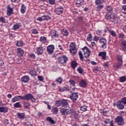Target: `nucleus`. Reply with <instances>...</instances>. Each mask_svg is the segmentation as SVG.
<instances>
[{"label":"nucleus","instance_id":"8fccbe9b","mask_svg":"<svg viewBox=\"0 0 126 126\" xmlns=\"http://www.w3.org/2000/svg\"><path fill=\"white\" fill-rule=\"evenodd\" d=\"M55 81L56 82H59V83H62L63 82V79L61 77H59L56 79Z\"/></svg>","mask_w":126,"mask_h":126},{"label":"nucleus","instance_id":"338daca9","mask_svg":"<svg viewBox=\"0 0 126 126\" xmlns=\"http://www.w3.org/2000/svg\"><path fill=\"white\" fill-rule=\"evenodd\" d=\"M49 2L50 4H55L56 3L55 0H49Z\"/></svg>","mask_w":126,"mask_h":126},{"label":"nucleus","instance_id":"37998d69","mask_svg":"<svg viewBox=\"0 0 126 126\" xmlns=\"http://www.w3.org/2000/svg\"><path fill=\"white\" fill-rule=\"evenodd\" d=\"M92 34L91 33H90L87 38V41H89V42H90L92 40Z\"/></svg>","mask_w":126,"mask_h":126},{"label":"nucleus","instance_id":"423d86ee","mask_svg":"<svg viewBox=\"0 0 126 126\" xmlns=\"http://www.w3.org/2000/svg\"><path fill=\"white\" fill-rule=\"evenodd\" d=\"M95 3L96 5H97L96 7L97 9H102L104 7V5H102L104 3L103 0H95Z\"/></svg>","mask_w":126,"mask_h":126},{"label":"nucleus","instance_id":"bf43d9fd","mask_svg":"<svg viewBox=\"0 0 126 126\" xmlns=\"http://www.w3.org/2000/svg\"><path fill=\"white\" fill-rule=\"evenodd\" d=\"M0 21L2 23H5V19L3 17H0Z\"/></svg>","mask_w":126,"mask_h":126},{"label":"nucleus","instance_id":"f03ea898","mask_svg":"<svg viewBox=\"0 0 126 126\" xmlns=\"http://www.w3.org/2000/svg\"><path fill=\"white\" fill-rule=\"evenodd\" d=\"M59 63L60 64H64L66 63L68 59L65 55L59 56L57 58Z\"/></svg>","mask_w":126,"mask_h":126},{"label":"nucleus","instance_id":"20e7f679","mask_svg":"<svg viewBox=\"0 0 126 126\" xmlns=\"http://www.w3.org/2000/svg\"><path fill=\"white\" fill-rule=\"evenodd\" d=\"M113 106L116 107L118 110H124L125 105L121 100H118L116 102L113 103Z\"/></svg>","mask_w":126,"mask_h":126},{"label":"nucleus","instance_id":"4c0bfd02","mask_svg":"<svg viewBox=\"0 0 126 126\" xmlns=\"http://www.w3.org/2000/svg\"><path fill=\"white\" fill-rule=\"evenodd\" d=\"M120 82H126V77L125 76H122L119 78Z\"/></svg>","mask_w":126,"mask_h":126},{"label":"nucleus","instance_id":"72a5a7b5","mask_svg":"<svg viewBox=\"0 0 126 126\" xmlns=\"http://www.w3.org/2000/svg\"><path fill=\"white\" fill-rule=\"evenodd\" d=\"M106 9L107 12H113V8L110 5L106 6Z\"/></svg>","mask_w":126,"mask_h":126},{"label":"nucleus","instance_id":"4d7b16f0","mask_svg":"<svg viewBox=\"0 0 126 126\" xmlns=\"http://www.w3.org/2000/svg\"><path fill=\"white\" fill-rule=\"evenodd\" d=\"M63 88L64 91H66L67 92L70 91L69 88H68V87H67V86H65Z\"/></svg>","mask_w":126,"mask_h":126},{"label":"nucleus","instance_id":"c85d7f7f","mask_svg":"<svg viewBox=\"0 0 126 126\" xmlns=\"http://www.w3.org/2000/svg\"><path fill=\"white\" fill-rule=\"evenodd\" d=\"M23 41L22 40H19V41H17L16 46H17V47H23Z\"/></svg>","mask_w":126,"mask_h":126},{"label":"nucleus","instance_id":"a211bd4d","mask_svg":"<svg viewBox=\"0 0 126 126\" xmlns=\"http://www.w3.org/2000/svg\"><path fill=\"white\" fill-rule=\"evenodd\" d=\"M18 57H22L24 55V50L21 48H18L17 49Z\"/></svg>","mask_w":126,"mask_h":126},{"label":"nucleus","instance_id":"393cba45","mask_svg":"<svg viewBox=\"0 0 126 126\" xmlns=\"http://www.w3.org/2000/svg\"><path fill=\"white\" fill-rule=\"evenodd\" d=\"M23 105L25 109H29L30 108V106H31V104H30V102L28 101L24 102Z\"/></svg>","mask_w":126,"mask_h":126},{"label":"nucleus","instance_id":"412c9836","mask_svg":"<svg viewBox=\"0 0 126 126\" xmlns=\"http://www.w3.org/2000/svg\"><path fill=\"white\" fill-rule=\"evenodd\" d=\"M121 47L122 51L126 52V40H123L121 42Z\"/></svg>","mask_w":126,"mask_h":126},{"label":"nucleus","instance_id":"0e129e2a","mask_svg":"<svg viewBox=\"0 0 126 126\" xmlns=\"http://www.w3.org/2000/svg\"><path fill=\"white\" fill-rule=\"evenodd\" d=\"M16 63H22V60L21 59H18L16 60Z\"/></svg>","mask_w":126,"mask_h":126},{"label":"nucleus","instance_id":"13d9d810","mask_svg":"<svg viewBox=\"0 0 126 126\" xmlns=\"http://www.w3.org/2000/svg\"><path fill=\"white\" fill-rule=\"evenodd\" d=\"M4 125L5 126H7V125H9V121L7 119H5L4 120Z\"/></svg>","mask_w":126,"mask_h":126},{"label":"nucleus","instance_id":"7ed1b4c3","mask_svg":"<svg viewBox=\"0 0 126 126\" xmlns=\"http://www.w3.org/2000/svg\"><path fill=\"white\" fill-rule=\"evenodd\" d=\"M23 100H26V101H29L31 100L32 102H36V98H34L32 94H27L23 96Z\"/></svg>","mask_w":126,"mask_h":126},{"label":"nucleus","instance_id":"aec40b11","mask_svg":"<svg viewBox=\"0 0 126 126\" xmlns=\"http://www.w3.org/2000/svg\"><path fill=\"white\" fill-rule=\"evenodd\" d=\"M21 24L20 23H17L15 25H13L12 28V30H14V31H16L17 29H19L20 27H21Z\"/></svg>","mask_w":126,"mask_h":126},{"label":"nucleus","instance_id":"5fc2aeb1","mask_svg":"<svg viewBox=\"0 0 126 126\" xmlns=\"http://www.w3.org/2000/svg\"><path fill=\"white\" fill-rule=\"evenodd\" d=\"M100 113L104 116H106V115H107V114H108V111L107 110H101L100 111Z\"/></svg>","mask_w":126,"mask_h":126},{"label":"nucleus","instance_id":"680f3d73","mask_svg":"<svg viewBox=\"0 0 126 126\" xmlns=\"http://www.w3.org/2000/svg\"><path fill=\"white\" fill-rule=\"evenodd\" d=\"M117 60L118 61H119L118 62L123 63V59L122 58V56H118L117 58Z\"/></svg>","mask_w":126,"mask_h":126},{"label":"nucleus","instance_id":"0eeeda50","mask_svg":"<svg viewBox=\"0 0 126 126\" xmlns=\"http://www.w3.org/2000/svg\"><path fill=\"white\" fill-rule=\"evenodd\" d=\"M99 44L102 49H106L107 48V40L102 38L99 40Z\"/></svg>","mask_w":126,"mask_h":126},{"label":"nucleus","instance_id":"58836bf2","mask_svg":"<svg viewBox=\"0 0 126 126\" xmlns=\"http://www.w3.org/2000/svg\"><path fill=\"white\" fill-rule=\"evenodd\" d=\"M80 110L83 112H86V111H87V106H86V105H83L81 106Z\"/></svg>","mask_w":126,"mask_h":126},{"label":"nucleus","instance_id":"49530a36","mask_svg":"<svg viewBox=\"0 0 126 126\" xmlns=\"http://www.w3.org/2000/svg\"><path fill=\"white\" fill-rule=\"evenodd\" d=\"M109 33L111 35V36H113V37H116L117 36V34H116V32L114 31H109Z\"/></svg>","mask_w":126,"mask_h":126},{"label":"nucleus","instance_id":"c03bdc74","mask_svg":"<svg viewBox=\"0 0 126 126\" xmlns=\"http://www.w3.org/2000/svg\"><path fill=\"white\" fill-rule=\"evenodd\" d=\"M79 56L81 61H82V62H83L84 61L83 60V54H82V52L81 51L79 52Z\"/></svg>","mask_w":126,"mask_h":126},{"label":"nucleus","instance_id":"c9c22d12","mask_svg":"<svg viewBox=\"0 0 126 126\" xmlns=\"http://www.w3.org/2000/svg\"><path fill=\"white\" fill-rule=\"evenodd\" d=\"M30 74H31L32 76H36V75H37V72L34 70H32L30 71Z\"/></svg>","mask_w":126,"mask_h":126},{"label":"nucleus","instance_id":"774afa93","mask_svg":"<svg viewBox=\"0 0 126 126\" xmlns=\"http://www.w3.org/2000/svg\"><path fill=\"white\" fill-rule=\"evenodd\" d=\"M104 123H105V124H110V119H106L104 121Z\"/></svg>","mask_w":126,"mask_h":126},{"label":"nucleus","instance_id":"dca6fc26","mask_svg":"<svg viewBox=\"0 0 126 126\" xmlns=\"http://www.w3.org/2000/svg\"><path fill=\"white\" fill-rule=\"evenodd\" d=\"M17 116L18 117V119H19V120H24V119L26 118L25 116V114L24 113L18 112L17 113Z\"/></svg>","mask_w":126,"mask_h":126},{"label":"nucleus","instance_id":"09e8293b","mask_svg":"<svg viewBox=\"0 0 126 126\" xmlns=\"http://www.w3.org/2000/svg\"><path fill=\"white\" fill-rule=\"evenodd\" d=\"M69 83L72 86H75V81H74L73 80H70L69 81Z\"/></svg>","mask_w":126,"mask_h":126},{"label":"nucleus","instance_id":"e2e57ef3","mask_svg":"<svg viewBox=\"0 0 126 126\" xmlns=\"http://www.w3.org/2000/svg\"><path fill=\"white\" fill-rule=\"evenodd\" d=\"M36 20L38 21H40V22L44 21V19H43V17H39L36 19Z\"/></svg>","mask_w":126,"mask_h":126},{"label":"nucleus","instance_id":"603ef678","mask_svg":"<svg viewBox=\"0 0 126 126\" xmlns=\"http://www.w3.org/2000/svg\"><path fill=\"white\" fill-rule=\"evenodd\" d=\"M122 65H123V62H118V64L116 65V67L117 68H120Z\"/></svg>","mask_w":126,"mask_h":126},{"label":"nucleus","instance_id":"7c9ffc66","mask_svg":"<svg viewBox=\"0 0 126 126\" xmlns=\"http://www.w3.org/2000/svg\"><path fill=\"white\" fill-rule=\"evenodd\" d=\"M46 120L47 121H48V122H50L51 125H54V124H56L55 121H54V120H53V119L51 117H47Z\"/></svg>","mask_w":126,"mask_h":126},{"label":"nucleus","instance_id":"1a4fd4ad","mask_svg":"<svg viewBox=\"0 0 126 126\" xmlns=\"http://www.w3.org/2000/svg\"><path fill=\"white\" fill-rule=\"evenodd\" d=\"M115 122L117 123L118 126H123L124 125V119L122 116H117L115 119Z\"/></svg>","mask_w":126,"mask_h":126},{"label":"nucleus","instance_id":"f8f14e48","mask_svg":"<svg viewBox=\"0 0 126 126\" xmlns=\"http://www.w3.org/2000/svg\"><path fill=\"white\" fill-rule=\"evenodd\" d=\"M6 14L7 16H10L13 14V8L10 7L9 5L7 6Z\"/></svg>","mask_w":126,"mask_h":126},{"label":"nucleus","instance_id":"473e14b6","mask_svg":"<svg viewBox=\"0 0 126 126\" xmlns=\"http://www.w3.org/2000/svg\"><path fill=\"white\" fill-rule=\"evenodd\" d=\"M40 41L41 43H46V42H47V37L45 36H41L40 37Z\"/></svg>","mask_w":126,"mask_h":126},{"label":"nucleus","instance_id":"ea45409f","mask_svg":"<svg viewBox=\"0 0 126 126\" xmlns=\"http://www.w3.org/2000/svg\"><path fill=\"white\" fill-rule=\"evenodd\" d=\"M62 33L64 36H68V32H67V31L66 30H63L62 31Z\"/></svg>","mask_w":126,"mask_h":126},{"label":"nucleus","instance_id":"ddd939ff","mask_svg":"<svg viewBox=\"0 0 126 126\" xmlns=\"http://www.w3.org/2000/svg\"><path fill=\"white\" fill-rule=\"evenodd\" d=\"M55 50V46L54 45H50L47 47V51L48 54H53Z\"/></svg>","mask_w":126,"mask_h":126},{"label":"nucleus","instance_id":"69168bd1","mask_svg":"<svg viewBox=\"0 0 126 126\" xmlns=\"http://www.w3.org/2000/svg\"><path fill=\"white\" fill-rule=\"evenodd\" d=\"M38 78L39 81H43L44 80V77H43L42 76H38Z\"/></svg>","mask_w":126,"mask_h":126},{"label":"nucleus","instance_id":"79ce46f5","mask_svg":"<svg viewBox=\"0 0 126 126\" xmlns=\"http://www.w3.org/2000/svg\"><path fill=\"white\" fill-rule=\"evenodd\" d=\"M42 18L43 20H50L51 19V17L47 15L42 16Z\"/></svg>","mask_w":126,"mask_h":126},{"label":"nucleus","instance_id":"6e6d98bb","mask_svg":"<svg viewBox=\"0 0 126 126\" xmlns=\"http://www.w3.org/2000/svg\"><path fill=\"white\" fill-rule=\"evenodd\" d=\"M32 34H38V33H39L38 32V31H37V30L35 29H33L32 30Z\"/></svg>","mask_w":126,"mask_h":126},{"label":"nucleus","instance_id":"a18cd8bd","mask_svg":"<svg viewBox=\"0 0 126 126\" xmlns=\"http://www.w3.org/2000/svg\"><path fill=\"white\" fill-rule=\"evenodd\" d=\"M52 112H53V114H57L59 112V109L57 107L54 108L52 109Z\"/></svg>","mask_w":126,"mask_h":126},{"label":"nucleus","instance_id":"b1692460","mask_svg":"<svg viewBox=\"0 0 126 126\" xmlns=\"http://www.w3.org/2000/svg\"><path fill=\"white\" fill-rule=\"evenodd\" d=\"M87 83L84 81V80H82L79 83V86L80 87H86Z\"/></svg>","mask_w":126,"mask_h":126},{"label":"nucleus","instance_id":"f3484780","mask_svg":"<svg viewBox=\"0 0 126 126\" xmlns=\"http://www.w3.org/2000/svg\"><path fill=\"white\" fill-rule=\"evenodd\" d=\"M44 52V48L42 46L37 47L36 53L37 55H43Z\"/></svg>","mask_w":126,"mask_h":126},{"label":"nucleus","instance_id":"864d4df0","mask_svg":"<svg viewBox=\"0 0 126 126\" xmlns=\"http://www.w3.org/2000/svg\"><path fill=\"white\" fill-rule=\"evenodd\" d=\"M121 101L122 103L124 104V105H126V97L122 98Z\"/></svg>","mask_w":126,"mask_h":126},{"label":"nucleus","instance_id":"4be33fe9","mask_svg":"<svg viewBox=\"0 0 126 126\" xmlns=\"http://www.w3.org/2000/svg\"><path fill=\"white\" fill-rule=\"evenodd\" d=\"M50 34L52 38H58V37H59V34L57 33V31H56V30H52Z\"/></svg>","mask_w":126,"mask_h":126},{"label":"nucleus","instance_id":"39448f33","mask_svg":"<svg viewBox=\"0 0 126 126\" xmlns=\"http://www.w3.org/2000/svg\"><path fill=\"white\" fill-rule=\"evenodd\" d=\"M82 50L84 52V58L87 59V58H89L90 57V54H91V51L89 50L88 47L85 46L83 49Z\"/></svg>","mask_w":126,"mask_h":126},{"label":"nucleus","instance_id":"2f4dec72","mask_svg":"<svg viewBox=\"0 0 126 126\" xmlns=\"http://www.w3.org/2000/svg\"><path fill=\"white\" fill-rule=\"evenodd\" d=\"M72 68H75L77 66V63L75 61H73L71 63Z\"/></svg>","mask_w":126,"mask_h":126},{"label":"nucleus","instance_id":"f704fd0d","mask_svg":"<svg viewBox=\"0 0 126 126\" xmlns=\"http://www.w3.org/2000/svg\"><path fill=\"white\" fill-rule=\"evenodd\" d=\"M110 21H112L114 24L118 23V19L116 18V15L114 14V18H112Z\"/></svg>","mask_w":126,"mask_h":126},{"label":"nucleus","instance_id":"c756f323","mask_svg":"<svg viewBox=\"0 0 126 126\" xmlns=\"http://www.w3.org/2000/svg\"><path fill=\"white\" fill-rule=\"evenodd\" d=\"M62 101V107H65V106H67V105H68V102H67V101H66V100L63 99Z\"/></svg>","mask_w":126,"mask_h":126},{"label":"nucleus","instance_id":"6ab92c4d","mask_svg":"<svg viewBox=\"0 0 126 126\" xmlns=\"http://www.w3.org/2000/svg\"><path fill=\"white\" fill-rule=\"evenodd\" d=\"M105 19L107 20H110V19H112V18H115V14H108L107 13L105 16Z\"/></svg>","mask_w":126,"mask_h":126},{"label":"nucleus","instance_id":"4468645a","mask_svg":"<svg viewBox=\"0 0 126 126\" xmlns=\"http://www.w3.org/2000/svg\"><path fill=\"white\" fill-rule=\"evenodd\" d=\"M54 12L56 13V14L60 15V14H62V13L63 12V7L56 8L55 9Z\"/></svg>","mask_w":126,"mask_h":126},{"label":"nucleus","instance_id":"cd10ccee","mask_svg":"<svg viewBox=\"0 0 126 126\" xmlns=\"http://www.w3.org/2000/svg\"><path fill=\"white\" fill-rule=\"evenodd\" d=\"M26 11V6L24 5V4H22L21 8V13L24 14Z\"/></svg>","mask_w":126,"mask_h":126},{"label":"nucleus","instance_id":"052dcab7","mask_svg":"<svg viewBox=\"0 0 126 126\" xmlns=\"http://www.w3.org/2000/svg\"><path fill=\"white\" fill-rule=\"evenodd\" d=\"M30 58H31L32 59H33L34 60V59H35V58H36V56H35V54L34 53H31L30 54Z\"/></svg>","mask_w":126,"mask_h":126},{"label":"nucleus","instance_id":"a19ab883","mask_svg":"<svg viewBox=\"0 0 126 126\" xmlns=\"http://www.w3.org/2000/svg\"><path fill=\"white\" fill-rule=\"evenodd\" d=\"M56 106H57V107H60V106H62V100L56 101Z\"/></svg>","mask_w":126,"mask_h":126},{"label":"nucleus","instance_id":"bb28decb","mask_svg":"<svg viewBox=\"0 0 126 126\" xmlns=\"http://www.w3.org/2000/svg\"><path fill=\"white\" fill-rule=\"evenodd\" d=\"M84 2V0H77L76 1V5H79V6H80V5L83 4Z\"/></svg>","mask_w":126,"mask_h":126},{"label":"nucleus","instance_id":"de8ad7c7","mask_svg":"<svg viewBox=\"0 0 126 126\" xmlns=\"http://www.w3.org/2000/svg\"><path fill=\"white\" fill-rule=\"evenodd\" d=\"M77 71L79 73L81 74L82 73H83V69L80 66L77 68Z\"/></svg>","mask_w":126,"mask_h":126},{"label":"nucleus","instance_id":"9b49d317","mask_svg":"<svg viewBox=\"0 0 126 126\" xmlns=\"http://www.w3.org/2000/svg\"><path fill=\"white\" fill-rule=\"evenodd\" d=\"M23 96L22 95H15L13 98H12V103H15V102H17V101H21L23 100Z\"/></svg>","mask_w":126,"mask_h":126},{"label":"nucleus","instance_id":"6e6552de","mask_svg":"<svg viewBox=\"0 0 126 126\" xmlns=\"http://www.w3.org/2000/svg\"><path fill=\"white\" fill-rule=\"evenodd\" d=\"M69 48H70V49H69L70 52L71 53H73V55H75V54H76V52L74 51H75L76 48V45L75 44V42L71 43L69 45Z\"/></svg>","mask_w":126,"mask_h":126},{"label":"nucleus","instance_id":"5701e85b","mask_svg":"<svg viewBox=\"0 0 126 126\" xmlns=\"http://www.w3.org/2000/svg\"><path fill=\"white\" fill-rule=\"evenodd\" d=\"M99 57H101L102 60H105L106 59V52L103 51L99 52L98 54Z\"/></svg>","mask_w":126,"mask_h":126},{"label":"nucleus","instance_id":"3c124183","mask_svg":"<svg viewBox=\"0 0 126 126\" xmlns=\"http://www.w3.org/2000/svg\"><path fill=\"white\" fill-rule=\"evenodd\" d=\"M122 11L123 13L126 14V5L122 6Z\"/></svg>","mask_w":126,"mask_h":126},{"label":"nucleus","instance_id":"f257e3e1","mask_svg":"<svg viewBox=\"0 0 126 126\" xmlns=\"http://www.w3.org/2000/svg\"><path fill=\"white\" fill-rule=\"evenodd\" d=\"M60 113L61 115H62V116H67V115H70L71 113H74V119H75V120H78V119L79 118V116L78 115V114L75 113L74 110L70 108L68 109H62L60 110Z\"/></svg>","mask_w":126,"mask_h":126},{"label":"nucleus","instance_id":"9d476101","mask_svg":"<svg viewBox=\"0 0 126 126\" xmlns=\"http://www.w3.org/2000/svg\"><path fill=\"white\" fill-rule=\"evenodd\" d=\"M69 97L73 102H75L77 100V98H78V94L76 92L72 93Z\"/></svg>","mask_w":126,"mask_h":126},{"label":"nucleus","instance_id":"2eb2a0df","mask_svg":"<svg viewBox=\"0 0 126 126\" xmlns=\"http://www.w3.org/2000/svg\"><path fill=\"white\" fill-rule=\"evenodd\" d=\"M30 79V78H29V76L25 75L21 78V81H22V82H23L24 83H27V82L29 81Z\"/></svg>","mask_w":126,"mask_h":126},{"label":"nucleus","instance_id":"a878e982","mask_svg":"<svg viewBox=\"0 0 126 126\" xmlns=\"http://www.w3.org/2000/svg\"><path fill=\"white\" fill-rule=\"evenodd\" d=\"M7 108L4 107H0V113H7Z\"/></svg>","mask_w":126,"mask_h":126},{"label":"nucleus","instance_id":"e433bc0d","mask_svg":"<svg viewBox=\"0 0 126 126\" xmlns=\"http://www.w3.org/2000/svg\"><path fill=\"white\" fill-rule=\"evenodd\" d=\"M14 108H22V106L20 104V102H17L14 104Z\"/></svg>","mask_w":126,"mask_h":126}]
</instances>
